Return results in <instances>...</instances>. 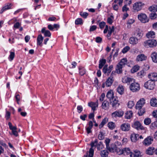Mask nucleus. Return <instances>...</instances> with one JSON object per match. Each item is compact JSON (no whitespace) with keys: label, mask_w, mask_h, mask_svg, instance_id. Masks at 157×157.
Returning a JSON list of instances; mask_svg holds the SVG:
<instances>
[{"label":"nucleus","mask_w":157,"mask_h":157,"mask_svg":"<svg viewBox=\"0 0 157 157\" xmlns=\"http://www.w3.org/2000/svg\"><path fill=\"white\" fill-rule=\"evenodd\" d=\"M143 36V33L142 31L141 30H139L138 31L137 34L136 35V36H137L136 38H137L139 40H140L142 38Z\"/></svg>","instance_id":"nucleus-40"},{"label":"nucleus","mask_w":157,"mask_h":157,"mask_svg":"<svg viewBox=\"0 0 157 157\" xmlns=\"http://www.w3.org/2000/svg\"><path fill=\"white\" fill-rule=\"evenodd\" d=\"M134 105V103L133 101H129L128 104V106L129 108H132Z\"/></svg>","instance_id":"nucleus-52"},{"label":"nucleus","mask_w":157,"mask_h":157,"mask_svg":"<svg viewBox=\"0 0 157 157\" xmlns=\"http://www.w3.org/2000/svg\"><path fill=\"white\" fill-rule=\"evenodd\" d=\"M131 153L132 152L131 151L130 149L129 148H124V155H130Z\"/></svg>","instance_id":"nucleus-41"},{"label":"nucleus","mask_w":157,"mask_h":157,"mask_svg":"<svg viewBox=\"0 0 157 157\" xmlns=\"http://www.w3.org/2000/svg\"><path fill=\"white\" fill-rule=\"evenodd\" d=\"M79 73L81 75H83L85 74V71L84 68L82 67H79Z\"/></svg>","instance_id":"nucleus-47"},{"label":"nucleus","mask_w":157,"mask_h":157,"mask_svg":"<svg viewBox=\"0 0 157 157\" xmlns=\"http://www.w3.org/2000/svg\"><path fill=\"white\" fill-rule=\"evenodd\" d=\"M114 78L113 77L110 76L106 80L105 82L103 83L101 87L104 88L105 86L106 87H109L111 86L113 81Z\"/></svg>","instance_id":"nucleus-5"},{"label":"nucleus","mask_w":157,"mask_h":157,"mask_svg":"<svg viewBox=\"0 0 157 157\" xmlns=\"http://www.w3.org/2000/svg\"><path fill=\"white\" fill-rule=\"evenodd\" d=\"M148 77L149 79H151L150 80L154 82L157 81V73L153 72L150 73L148 75Z\"/></svg>","instance_id":"nucleus-15"},{"label":"nucleus","mask_w":157,"mask_h":157,"mask_svg":"<svg viewBox=\"0 0 157 157\" xmlns=\"http://www.w3.org/2000/svg\"><path fill=\"white\" fill-rule=\"evenodd\" d=\"M157 127V124L155 122L152 123L150 126V128L151 129H154Z\"/></svg>","instance_id":"nucleus-64"},{"label":"nucleus","mask_w":157,"mask_h":157,"mask_svg":"<svg viewBox=\"0 0 157 157\" xmlns=\"http://www.w3.org/2000/svg\"><path fill=\"white\" fill-rule=\"evenodd\" d=\"M113 147L112 148L113 151H110V152H116L119 155L124 154V149H121L118 148L115 144H113Z\"/></svg>","instance_id":"nucleus-10"},{"label":"nucleus","mask_w":157,"mask_h":157,"mask_svg":"<svg viewBox=\"0 0 157 157\" xmlns=\"http://www.w3.org/2000/svg\"><path fill=\"white\" fill-rule=\"evenodd\" d=\"M144 46L146 48H153L157 45V42L155 40H148L144 42Z\"/></svg>","instance_id":"nucleus-1"},{"label":"nucleus","mask_w":157,"mask_h":157,"mask_svg":"<svg viewBox=\"0 0 157 157\" xmlns=\"http://www.w3.org/2000/svg\"><path fill=\"white\" fill-rule=\"evenodd\" d=\"M41 32L43 33L46 37H50L51 36V33L49 31L46 29L45 28H43L41 30Z\"/></svg>","instance_id":"nucleus-22"},{"label":"nucleus","mask_w":157,"mask_h":157,"mask_svg":"<svg viewBox=\"0 0 157 157\" xmlns=\"http://www.w3.org/2000/svg\"><path fill=\"white\" fill-rule=\"evenodd\" d=\"M155 32L153 31H150L147 33L146 36L148 38H154L155 37Z\"/></svg>","instance_id":"nucleus-29"},{"label":"nucleus","mask_w":157,"mask_h":157,"mask_svg":"<svg viewBox=\"0 0 157 157\" xmlns=\"http://www.w3.org/2000/svg\"><path fill=\"white\" fill-rule=\"evenodd\" d=\"M151 120L150 118H145L144 121V124L146 125H148L151 123Z\"/></svg>","instance_id":"nucleus-49"},{"label":"nucleus","mask_w":157,"mask_h":157,"mask_svg":"<svg viewBox=\"0 0 157 157\" xmlns=\"http://www.w3.org/2000/svg\"><path fill=\"white\" fill-rule=\"evenodd\" d=\"M137 109L139 110L138 114L139 116H142L145 112V109L144 108H141L140 109Z\"/></svg>","instance_id":"nucleus-43"},{"label":"nucleus","mask_w":157,"mask_h":157,"mask_svg":"<svg viewBox=\"0 0 157 157\" xmlns=\"http://www.w3.org/2000/svg\"><path fill=\"white\" fill-rule=\"evenodd\" d=\"M17 127H14L13 128L11 129L13 134L16 136H17L18 135V132L17 131Z\"/></svg>","instance_id":"nucleus-51"},{"label":"nucleus","mask_w":157,"mask_h":157,"mask_svg":"<svg viewBox=\"0 0 157 157\" xmlns=\"http://www.w3.org/2000/svg\"><path fill=\"white\" fill-rule=\"evenodd\" d=\"M144 4L141 2H137L135 3L133 6V9L135 11L138 12L140 10Z\"/></svg>","instance_id":"nucleus-6"},{"label":"nucleus","mask_w":157,"mask_h":157,"mask_svg":"<svg viewBox=\"0 0 157 157\" xmlns=\"http://www.w3.org/2000/svg\"><path fill=\"white\" fill-rule=\"evenodd\" d=\"M109 102L108 101L105 100L102 103L101 107L102 108L105 110L109 109Z\"/></svg>","instance_id":"nucleus-19"},{"label":"nucleus","mask_w":157,"mask_h":157,"mask_svg":"<svg viewBox=\"0 0 157 157\" xmlns=\"http://www.w3.org/2000/svg\"><path fill=\"white\" fill-rule=\"evenodd\" d=\"M139 136L138 134H136L134 133H132L130 136V139L132 142H135L137 140V137Z\"/></svg>","instance_id":"nucleus-26"},{"label":"nucleus","mask_w":157,"mask_h":157,"mask_svg":"<svg viewBox=\"0 0 157 157\" xmlns=\"http://www.w3.org/2000/svg\"><path fill=\"white\" fill-rule=\"evenodd\" d=\"M97 145V149L98 150H100L103 147V145L102 142H99Z\"/></svg>","instance_id":"nucleus-48"},{"label":"nucleus","mask_w":157,"mask_h":157,"mask_svg":"<svg viewBox=\"0 0 157 157\" xmlns=\"http://www.w3.org/2000/svg\"><path fill=\"white\" fill-rule=\"evenodd\" d=\"M141 155L140 151L138 150L134 151L133 152L131 153L130 155V157H140Z\"/></svg>","instance_id":"nucleus-23"},{"label":"nucleus","mask_w":157,"mask_h":157,"mask_svg":"<svg viewBox=\"0 0 157 157\" xmlns=\"http://www.w3.org/2000/svg\"><path fill=\"white\" fill-rule=\"evenodd\" d=\"M43 39V37L42 35L40 34L38 36L37 39V44L39 45H41Z\"/></svg>","instance_id":"nucleus-33"},{"label":"nucleus","mask_w":157,"mask_h":157,"mask_svg":"<svg viewBox=\"0 0 157 157\" xmlns=\"http://www.w3.org/2000/svg\"><path fill=\"white\" fill-rule=\"evenodd\" d=\"M78 112L79 113H81L83 110V107L81 105H78L77 107Z\"/></svg>","instance_id":"nucleus-62"},{"label":"nucleus","mask_w":157,"mask_h":157,"mask_svg":"<svg viewBox=\"0 0 157 157\" xmlns=\"http://www.w3.org/2000/svg\"><path fill=\"white\" fill-rule=\"evenodd\" d=\"M138 19L143 23H146L148 22L149 18L147 15L144 13H140L138 15Z\"/></svg>","instance_id":"nucleus-4"},{"label":"nucleus","mask_w":157,"mask_h":157,"mask_svg":"<svg viewBox=\"0 0 157 157\" xmlns=\"http://www.w3.org/2000/svg\"><path fill=\"white\" fill-rule=\"evenodd\" d=\"M130 49V47L128 46H126L122 50V52L124 54L125 53H126Z\"/></svg>","instance_id":"nucleus-53"},{"label":"nucleus","mask_w":157,"mask_h":157,"mask_svg":"<svg viewBox=\"0 0 157 157\" xmlns=\"http://www.w3.org/2000/svg\"><path fill=\"white\" fill-rule=\"evenodd\" d=\"M97 143L98 140L97 139H95L94 142H91L90 144L91 147L90 148H93V147H94L96 146V145L97 144Z\"/></svg>","instance_id":"nucleus-54"},{"label":"nucleus","mask_w":157,"mask_h":157,"mask_svg":"<svg viewBox=\"0 0 157 157\" xmlns=\"http://www.w3.org/2000/svg\"><path fill=\"white\" fill-rule=\"evenodd\" d=\"M80 15L84 18H86L88 15V14L86 12H81L80 13Z\"/></svg>","instance_id":"nucleus-59"},{"label":"nucleus","mask_w":157,"mask_h":157,"mask_svg":"<svg viewBox=\"0 0 157 157\" xmlns=\"http://www.w3.org/2000/svg\"><path fill=\"white\" fill-rule=\"evenodd\" d=\"M106 62V60L105 59H100L99 61L98 67L100 69L102 68L103 66L105 64Z\"/></svg>","instance_id":"nucleus-36"},{"label":"nucleus","mask_w":157,"mask_h":157,"mask_svg":"<svg viewBox=\"0 0 157 157\" xmlns=\"http://www.w3.org/2000/svg\"><path fill=\"white\" fill-rule=\"evenodd\" d=\"M108 118L105 117L102 121L101 124L99 125V128H101L108 121Z\"/></svg>","instance_id":"nucleus-38"},{"label":"nucleus","mask_w":157,"mask_h":157,"mask_svg":"<svg viewBox=\"0 0 157 157\" xmlns=\"http://www.w3.org/2000/svg\"><path fill=\"white\" fill-rule=\"evenodd\" d=\"M132 126L138 130H144V127L138 121H135Z\"/></svg>","instance_id":"nucleus-13"},{"label":"nucleus","mask_w":157,"mask_h":157,"mask_svg":"<svg viewBox=\"0 0 157 157\" xmlns=\"http://www.w3.org/2000/svg\"><path fill=\"white\" fill-rule=\"evenodd\" d=\"M127 62V60L126 58H124L121 59L118 64L124 67L125 65L126 64Z\"/></svg>","instance_id":"nucleus-34"},{"label":"nucleus","mask_w":157,"mask_h":157,"mask_svg":"<svg viewBox=\"0 0 157 157\" xmlns=\"http://www.w3.org/2000/svg\"><path fill=\"white\" fill-rule=\"evenodd\" d=\"M149 17L151 19H154L157 17V14L155 13H151L150 14Z\"/></svg>","instance_id":"nucleus-55"},{"label":"nucleus","mask_w":157,"mask_h":157,"mask_svg":"<svg viewBox=\"0 0 157 157\" xmlns=\"http://www.w3.org/2000/svg\"><path fill=\"white\" fill-rule=\"evenodd\" d=\"M149 10L151 12H154L157 11V5H154L148 8Z\"/></svg>","instance_id":"nucleus-39"},{"label":"nucleus","mask_w":157,"mask_h":157,"mask_svg":"<svg viewBox=\"0 0 157 157\" xmlns=\"http://www.w3.org/2000/svg\"><path fill=\"white\" fill-rule=\"evenodd\" d=\"M108 66L107 65H105L103 68L102 71L104 74L109 75L112 71L113 66V65H110L108 67Z\"/></svg>","instance_id":"nucleus-8"},{"label":"nucleus","mask_w":157,"mask_h":157,"mask_svg":"<svg viewBox=\"0 0 157 157\" xmlns=\"http://www.w3.org/2000/svg\"><path fill=\"white\" fill-rule=\"evenodd\" d=\"M129 87L130 90L133 92L139 91L140 89V84L134 81L131 84Z\"/></svg>","instance_id":"nucleus-2"},{"label":"nucleus","mask_w":157,"mask_h":157,"mask_svg":"<svg viewBox=\"0 0 157 157\" xmlns=\"http://www.w3.org/2000/svg\"><path fill=\"white\" fill-rule=\"evenodd\" d=\"M151 57L154 62L157 63V52H153L151 54Z\"/></svg>","instance_id":"nucleus-25"},{"label":"nucleus","mask_w":157,"mask_h":157,"mask_svg":"<svg viewBox=\"0 0 157 157\" xmlns=\"http://www.w3.org/2000/svg\"><path fill=\"white\" fill-rule=\"evenodd\" d=\"M105 25V23L104 21H102L99 23V26L101 29H103Z\"/></svg>","instance_id":"nucleus-60"},{"label":"nucleus","mask_w":157,"mask_h":157,"mask_svg":"<svg viewBox=\"0 0 157 157\" xmlns=\"http://www.w3.org/2000/svg\"><path fill=\"white\" fill-rule=\"evenodd\" d=\"M124 89L123 86L121 85L118 86L117 88V92L120 94H122L124 93Z\"/></svg>","instance_id":"nucleus-30"},{"label":"nucleus","mask_w":157,"mask_h":157,"mask_svg":"<svg viewBox=\"0 0 157 157\" xmlns=\"http://www.w3.org/2000/svg\"><path fill=\"white\" fill-rule=\"evenodd\" d=\"M77 65V63L75 62H73L71 63L69 65V68H74Z\"/></svg>","instance_id":"nucleus-58"},{"label":"nucleus","mask_w":157,"mask_h":157,"mask_svg":"<svg viewBox=\"0 0 157 157\" xmlns=\"http://www.w3.org/2000/svg\"><path fill=\"white\" fill-rule=\"evenodd\" d=\"M151 105L153 107L157 106V99L155 98H152L150 101Z\"/></svg>","instance_id":"nucleus-31"},{"label":"nucleus","mask_w":157,"mask_h":157,"mask_svg":"<svg viewBox=\"0 0 157 157\" xmlns=\"http://www.w3.org/2000/svg\"><path fill=\"white\" fill-rule=\"evenodd\" d=\"M113 147L112 148L113 151H110V152H116L119 155L124 154V149H121L118 148L115 144H113Z\"/></svg>","instance_id":"nucleus-11"},{"label":"nucleus","mask_w":157,"mask_h":157,"mask_svg":"<svg viewBox=\"0 0 157 157\" xmlns=\"http://www.w3.org/2000/svg\"><path fill=\"white\" fill-rule=\"evenodd\" d=\"M139 40L136 37H130L129 39V42L130 44L135 45L138 43Z\"/></svg>","instance_id":"nucleus-20"},{"label":"nucleus","mask_w":157,"mask_h":157,"mask_svg":"<svg viewBox=\"0 0 157 157\" xmlns=\"http://www.w3.org/2000/svg\"><path fill=\"white\" fill-rule=\"evenodd\" d=\"M108 152L106 150H103L100 152V155L101 157H108Z\"/></svg>","instance_id":"nucleus-37"},{"label":"nucleus","mask_w":157,"mask_h":157,"mask_svg":"<svg viewBox=\"0 0 157 157\" xmlns=\"http://www.w3.org/2000/svg\"><path fill=\"white\" fill-rule=\"evenodd\" d=\"M123 67L118 64L117 65L116 68V71L118 74H120L122 72V68Z\"/></svg>","instance_id":"nucleus-35"},{"label":"nucleus","mask_w":157,"mask_h":157,"mask_svg":"<svg viewBox=\"0 0 157 157\" xmlns=\"http://www.w3.org/2000/svg\"><path fill=\"white\" fill-rule=\"evenodd\" d=\"M132 116V111H128L125 113V118L127 119H130Z\"/></svg>","instance_id":"nucleus-32"},{"label":"nucleus","mask_w":157,"mask_h":157,"mask_svg":"<svg viewBox=\"0 0 157 157\" xmlns=\"http://www.w3.org/2000/svg\"><path fill=\"white\" fill-rule=\"evenodd\" d=\"M98 138L100 140H101L104 139V137L103 136V134L102 132L100 131L99 132V134L98 136Z\"/></svg>","instance_id":"nucleus-61"},{"label":"nucleus","mask_w":157,"mask_h":157,"mask_svg":"<svg viewBox=\"0 0 157 157\" xmlns=\"http://www.w3.org/2000/svg\"><path fill=\"white\" fill-rule=\"evenodd\" d=\"M12 5L11 3H8L6 5L3 7L0 11V13H2L5 11L10 9Z\"/></svg>","instance_id":"nucleus-28"},{"label":"nucleus","mask_w":157,"mask_h":157,"mask_svg":"<svg viewBox=\"0 0 157 157\" xmlns=\"http://www.w3.org/2000/svg\"><path fill=\"white\" fill-rule=\"evenodd\" d=\"M134 79L130 78L125 76L122 78V82L124 83L129 84L131 82L134 81Z\"/></svg>","instance_id":"nucleus-18"},{"label":"nucleus","mask_w":157,"mask_h":157,"mask_svg":"<svg viewBox=\"0 0 157 157\" xmlns=\"http://www.w3.org/2000/svg\"><path fill=\"white\" fill-rule=\"evenodd\" d=\"M139 67L138 65L134 66L131 70L132 72L134 73L137 72L139 70Z\"/></svg>","instance_id":"nucleus-44"},{"label":"nucleus","mask_w":157,"mask_h":157,"mask_svg":"<svg viewBox=\"0 0 157 157\" xmlns=\"http://www.w3.org/2000/svg\"><path fill=\"white\" fill-rule=\"evenodd\" d=\"M114 26H112L111 27H109V30L108 31V33L111 35L112 33L114 31Z\"/></svg>","instance_id":"nucleus-63"},{"label":"nucleus","mask_w":157,"mask_h":157,"mask_svg":"<svg viewBox=\"0 0 157 157\" xmlns=\"http://www.w3.org/2000/svg\"><path fill=\"white\" fill-rule=\"evenodd\" d=\"M113 16L112 15H111L110 17H109L107 19V22L110 25H111L113 22Z\"/></svg>","instance_id":"nucleus-45"},{"label":"nucleus","mask_w":157,"mask_h":157,"mask_svg":"<svg viewBox=\"0 0 157 157\" xmlns=\"http://www.w3.org/2000/svg\"><path fill=\"white\" fill-rule=\"evenodd\" d=\"M145 73L144 71L142 70L140 72H139L138 73V75L140 78H142L144 75H145Z\"/></svg>","instance_id":"nucleus-57"},{"label":"nucleus","mask_w":157,"mask_h":157,"mask_svg":"<svg viewBox=\"0 0 157 157\" xmlns=\"http://www.w3.org/2000/svg\"><path fill=\"white\" fill-rule=\"evenodd\" d=\"M123 114L124 112L123 111H116L112 113V116L113 117H121Z\"/></svg>","instance_id":"nucleus-16"},{"label":"nucleus","mask_w":157,"mask_h":157,"mask_svg":"<svg viewBox=\"0 0 157 157\" xmlns=\"http://www.w3.org/2000/svg\"><path fill=\"white\" fill-rule=\"evenodd\" d=\"M106 97L109 99L110 101V99L113 98H115L116 97L114 96L113 92L112 90H111L107 92Z\"/></svg>","instance_id":"nucleus-27"},{"label":"nucleus","mask_w":157,"mask_h":157,"mask_svg":"<svg viewBox=\"0 0 157 157\" xmlns=\"http://www.w3.org/2000/svg\"><path fill=\"white\" fill-rule=\"evenodd\" d=\"M15 56V53L13 52H10V54L9 56V59H10V61H11L12 60L14 57Z\"/></svg>","instance_id":"nucleus-56"},{"label":"nucleus","mask_w":157,"mask_h":157,"mask_svg":"<svg viewBox=\"0 0 157 157\" xmlns=\"http://www.w3.org/2000/svg\"><path fill=\"white\" fill-rule=\"evenodd\" d=\"M145 103V100L144 98L140 99L137 102L136 106V109H140L142 107Z\"/></svg>","instance_id":"nucleus-12"},{"label":"nucleus","mask_w":157,"mask_h":157,"mask_svg":"<svg viewBox=\"0 0 157 157\" xmlns=\"http://www.w3.org/2000/svg\"><path fill=\"white\" fill-rule=\"evenodd\" d=\"M108 126L110 129L112 130L115 128V125L114 123L111 122L108 123Z\"/></svg>","instance_id":"nucleus-42"},{"label":"nucleus","mask_w":157,"mask_h":157,"mask_svg":"<svg viewBox=\"0 0 157 157\" xmlns=\"http://www.w3.org/2000/svg\"><path fill=\"white\" fill-rule=\"evenodd\" d=\"M146 59V56L143 54H141L137 56L136 60L137 61H142L145 60Z\"/></svg>","instance_id":"nucleus-21"},{"label":"nucleus","mask_w":157,"mask_h":157,"mask_svg":"<svg viewBox=\"0 0 157 157\" xmlns=\"http://www.w3.org/2000/svg\"><path fill=\"white\" fill-rule=\"evenodd\" d=\"M98 100L95 102H91L88 103V105L91 107L93 111L96 110V108L98 107Z\"/></svg>","instance_id":"nucleus-17"},{"label":"nucleus","mask_w":157,"mask_h":157,"mask_svg":"<svg viewBox=\"0 0 157 157\" xmlns=\"http://www.w3.org/2000/svg\"><path fill=\"white\" fill-rule=\"evenodd\" d=\"M144 86L147 89L153 90L155 87V82L151 80H148L144 83Z\"/></svg>","instance_id":"nucleus-3"},{"label":"nucleus","mask_w":157,"mask_h":157,"mask_svg":"<svg viewBox=\"0 0 157 157\" xmlns=\"http://www.w3.org/2000/svg\"><path fill=\"white\" fill-rule=\"evenodd\" d=\"M75 23L76 25H81L82 24V20L80 18H77L75 20Z\"/></svg>","instance_id":"nucleus-46"},{"label":"nucleus","mask_w":157,"mask_h":157,"mask_svg":"<svg viewBox=\"0 0 157 157\" xmlns=\"http://www.w3.org/2000/svg\"><path fill=\"white\" fill-rule=\"evenodd\" d=\"M121 129L124 131H128L129 130L130 128V125L128 123H124L121 125Z\"/></svg>","instance_id":"nucleus-14"},{"label":"nucleus","mask_w":157,"mask_h":157,"mask_svg":"<svg viewBox=\"0 0 157 157\" xmlns=\"http://www.w3.org/2000/svg\"><path fill=\"white\" fill-rule=\"evenodd\" d=\"M110 142V140L109 139H106L105 140V143L106 145V148L107 150L110 151H112V148L113 147V144L112 145L111 147H110L109 145V144Z\"/></svg>","instance_id":"nucleus-24"},{"label":"nucleus","mask_w":157,"mask_h":157,"mask_svg":"<svg viewBox=\"0 0 157 157\" xmlns=\"http://www.w3.org/2000/svg\"><path fill=\"white\" fill-rule=\"evenodd\" d=\"M116 97L115 98H113L110 99V104L113 108L116 109L120 105V103H118V101Z\"/></svg>","instance_id":"nucleus-7"},{"label":"nucleus","mask_w":157,"mask_h":157,"mask_svg":"<svg viewBox=\"0 0 157 157\" xmlns=\"http://www.w3.org/2000/svg\"><path fill=\"white\" fill-rule=\"evenodd\" d=\"M94 150L93 148H90L89 151L88 157H93L94 155Z\"/></svg>","instance_id":"nucleus-50"},{"label":"nucleus","mask_w":157,"mask_h":157,"mask_svg":"<svg viewBox=\"0 0 157 157\" xmlns=\"http://www.w3.org/2000/svg\"><path fill=\"white\" fill-rule=\"evenodd\" d=\"M153 139L152 136H147L143 141V143L145 146H148L152 144Z\"/></svg>","instance_id":"nucleus-9"}]
</instances>
